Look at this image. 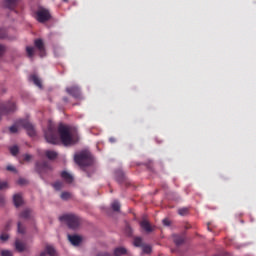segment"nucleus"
<instances>
[{"label": "nucleus", "instance_id": "obj_1", "mask_svg": "<svg viewBox=\"0 0 256 256\" xmlns=\"http://www.w3.org/2000/svg\"><path fill=\"white\" fill-rule=\"evenodd\" d=\"M45 141L51 145H57L61 142L64 146H70L77 143V139L69 133V127L64 125H59V128L53 126V124H48V129L45 130Z\"/></svg>", "mask_w": 256, "mask_h": 256}, {"label": "nucleus", "instance_id": "obj_2", "mask_svg": "<svg viewBox=\"0 0 256 256\" xmlns=\"http://www.w3.org/2000/svg\"><path fill=\"white\" fill-rule=\"evenodd\" d=\"M75 163L78 164L80 168L91 166V164L93 163L91 153L83 151L78 154H75Z\"/></svg>", "mask_w": 256, "mask_h": 256}, {"label": "nucleus", "instance_id": "obj_3", "mask_svg": "<svg viewBox=\"0 0 256 256\" xmlns=\"http://www.w3.org/2000/svg\"><path fill=\"white\" fill-rule=\"evenodd\" d=\"M59 221L67 223L69 229L75 230L80 226V217L74 214H64L59 217Z\"/></svg>", "mask_w": 256, "mask_h": 256}, {"label": "nucleus", "instance_id": "obj_4", "mask_svg": "<svg viewBox=\"0 0 256 256\" xmlns=\"http://www.w3.org/2000/svg\"><path fill=\"white\" fill-rule=\"evenodd\" d=\"M34 20L40 24L50 21V11L48 8L42 6L37 7V10L34 11Z\"/></svg>", "mask_w": 256, "mask_h": 256}, {"label": "nucleus", "instance_id": "obj_5", "mask_svg": "<svg viewBox=\"0 0 256 256\" xmlns=\"http://www.w3.org/2000/svg\"><path fill=\"white\" fill-rule=\"evenodd\" d=\"M15 111V104L13 102L2 103L0 102V120L2 116L13 113Z\"/></svg>", "mask_w": 256, "mask_h": 256}, {"label": "nucleus", "instance_id": "obj_6", "mask_svg": "<svg viewBox=\"0 0 256 256\" xmlns=\"http://www.w3.org/2000/svg\"><path fill=\"white\" fill-rule=\"evenodd\" d=\"M34 171H37V174L42 175L43 173L50 171V165L46 161L37 162L34 164Z\"/></svg>", "mask_w": 256, "mask_h": 256}, {"label": "nucleus", "instance_id": "obj_7", "mask_svg": "<svg viewBox=\"0 0 256 256\" xmlns=\"http://www.w3.org/2000/svg\"><path fill=\"white\" fill-rule=\"evenodd\" d=\"M18 125L21 127H24V130H26V134H28L30 137L34 136V126L29 123V121L26 120H20L18 121Z\"/></svg>", "mask_w": 256, "mask_h": 256}, {"label": "nucleus", "instance_id": "obj_8", "mask_svg": "<svg viewBox=\"0 0 256 256\" xmlns=\"http://www.w3.org/2000/svg\"><path fill=\"white\" fill-rule=\"evenodd\" d=\"M67 94L72 98L80 99V88L77 86L67 87Z\"/></svg>", "mask_w": 256, "mask_h": 256}, {"label": "nucleus", "instance_id": "obj_9", "mask_svg": "<svg viewBox=\"0 0 256 256\" xmlns=\"http://www.w3.org/2000/svg\"><path fill=\"white\" fill-rule=\"evenodd\" d=\"M34 48H36L37 51L40 52V57H45V45H43L42 40H34Z\"/></svg>", "mask_w": 256, "mask_h": 256}, {"label": "nucleus", "instance_id": "obj_10", "mask_svg": "<svg viewBox=\"0 0 256 256\" xmlns=\"http://www.w3.org/2000/svg\"><path fill=\"white\" fill-rule=\"evenodd\" d=\"M67 239L72 246H79L80 242H83V238H80V236L77 235H67Z\"/></svg>", "mask_w": 256, "mask_h": 256}, {"label": "nucleus", "instance_id": "obj_11", "mask_svg": "<svg viewBox=\"0 0 256 256\" xmlns=\"http://www.w3.org/2000/svg\"><path fill=\"white\" fill-rule=\"evenodd\" d=\"M40 256H56V249L53 246H45V250L40 253Z\"/></svg>", "mask_w": 256, "mask_h": 256}, {"label": "nucleus", "instance_id": "obj_12", "mask_svg": "<svg viewBox=\"0 0 256 256\" xmlns=\"http://www.w3.org/2000/svg\"><path fill=\"white\" fill-rule=\"evenodd\" d=\"M139 227H142V230H145L146 233L152 232V226L150 225V222H147V220L139 222Z\"/></svg>", "mask_w": 256, "mask_h": 256}, {"label": "nucleus", "instance_id": "obj_13", "mask_svg": "<svg viewBox=\"0 0 256 256\" xmlns=\"http://www.w3.org/2000/svg\"><path fill=\"white\" fill-rule=\"evenodd\" d=\"M29 81L32 82L34 86H37V88H42L41 81H39V78L37 77V75H30Z\"/></svg>", "mask_w": 256, "mask_h": 256}, {"label": "nucleus", "instance_id": "obj_14", "mask_svg": "<svg viewBox=\"0 0 256 256\" xmlns=\"http://www.w3.org/2000/svg\"><path fill=\"white\" fill-rule=\"evenodd\" d=\"M61 179H64L67 184H72L73 181L72 175H69L66 171L61 172Z\"/></svg>", "mask_w": 256, "mask_h": 256}, {"label": "nucleus", "instance_id": "obj_15", "mask_svg": "<svg viewBox=\"0 0 256 256\" xmlns=\"http://www.w3.org/2000/svg\"><path fill=\"white\" fill-rule=\"evenodd\" d=\"M31 217V210L26 208L24 211L21 212V214H18V218L27 220Z\"/></svg>", "mask_w": 256, "mask_h": 256}, {"label": "nucleus", "instance_id": "obj_16", "mask_svg": "<svg viewBox=\"0 0 256 256\" xmlns=\"http://www.w3.org/2000/svg\"><path fill=\"white\" fill-rule=\"evenodd\" d=\"M17 4L18 0H5V7L10 10H13Z\"/></svg>", "mask_w": 256, "mask_h": 256}, {"label": "nucleus", "instance_id": "obj_17", "mask_svg": "<svg viewBox=\"0 0 256 256\" xmlns=\"http://www.w3.org/2000/svg\"><path fill=\"white\" fill-rule=\"evenodd\" d=\"M57 156L58 154L55 151H45V158H48V160H55Z\"/></svg>", "mask_w": 256, "mask_h": 256}, {"label": "nucleus", "instance_id": "obj_18", "mask_svg": "<svg viewBox=\"0 0 256 256\" xmlns=\"http://www.w3.org/2000/svg\"><path fill=\"white\" fill-rule=\"evenodd\" d=\"M22 203V198L20 194L13 195V205L20 207Z\"/></svg>", "mask_w": 256, "mask_h": 256}, {"label": "nucleus", "instance_id": "obj_19", "mask_svg": "<svg viewBox=\"0 0 256 256\" xmlns=\"http://www.w3.org/2000/svg\"><path fill=\"white\" fill-rule=\"evenodd\" d=\"M182 243H185V237L174 235V245L180 246Z\"/></svg>", "mask_w": 256, "mask_h": 256}, {"label": "nucleus", "instance_id": "obj_20", "mask_svg": "<svg viewBox=\"0 0 256 256\" xmlns=\"http://www.w3.org/2000/svg\"><path fill=\"white\" fill-rule=\"evenodd\" d=\"M23 250H25V245H23L21 241L16 240V251H18V253H21L23 252Z\"/></svg>", "mask_w": 256, "mask_h": 256}, {"label": "nucleus", "instance_id": "obj_21", "mask_svg": "<svg viewBox=\"0 0 256 256\" xmlns=\"http://www.w3.org/2000/svg\"><path fill=\"white\" fill-rule=\"evenodd\" d=\"M114 255L115 256L125 255V248H123V247L115 248Z\"/></svg>", "mask_w": 256, "mask_h": 256}, {"label": "nucleus", "instance_id": "obj_22", "mask_svg": "<svg viewBox=\"0 0 256 256\" xmlns=\"http://www.w3.org/2000/svg\"><path fill=\"white\" fill-rule=\"evenodd\" d=\"M111 208H112V211H115V212L120 211V203L117 201H112Z\"/></svg>", "mask_w": 256, "mask_h": 256}, {"label": "nucleus", "instance_id": "obj_23", "mask_svg": "<svg viewBox=\"0 0 256 256\" xmlns=\"http://www.w3.org/2000/svg\"><path fill=\"white\" fill-rule=\"evenodd\" d=\"M26 56L29 58L34 56V47H26Z\"/></svg>", "mask_w": 256, "mask_h": 256}, {"label": "nucleus", "instance_id": "obj_24", "mask_svg": "<svg viewBox=\"0 0 256 256\" xmlns=\"http://www.w3.org/2000/svg\"><path fill=\"white\" fill-rule=\"evenodd\" d=\"M134 247H144V245H142V238H134Z\"/></svg>", "mask_w": 256, "mask_h": 256}, {"label": "nucleus", "instance_id": "obj_25", "mask_svg": "<svg viewBox=\"0 0 256 256\" xmlns=\"http://www.w3.org/2000/svg\"><path fill=\"white\" fill-rule=\"evenodd\" d=\"M139 247H142V253H145V254H150L152 251L149 245L139 246Z\"/></svg>", "mask_w": 256, "mask_h": 256}, {"label": "nucleus", "instance_id": "obj_26", "mask_svg": "<svg viewBox=\"0 0 256 256\" xmlns=\"http://www.w3.org/2000/svg\"><path fill=\"white\" fill-rule=\"evenodd\" d=\"M115 177L118 178V182H122L123 181V172H120V170L115 172Z\"/></svg>", "mask_w": 256, "mask_h": 256}, {"label": "nucleus", "instance_id": "obj_27", "mask_svg": "<svg viewBox=\"0 0 256 256\" xmlns=\"http://www.w3.org/2000/svg\"><path fill=\"white\" fill-rule=\"evenodd\" d=\"M10 155H18V146L10 147Z\"/></svg>", "mask_w": 256, "mask_h": 256}, {"label": "nucleus", "instance_id": "obj_28", "mask_svg": "<svg viewBox=\"0 0 256 256\" xmlns=\"http://www.w3.org/2000/svg\"><path fill=\"white\" fill-rule=\"evenodd\" d=\"M69 198H70L69 192H61V200L66 201V200H69Z\"/></svg>", "mask_w": 256, "mask_h": 256}, {"label": "nucleus", "instance_id": "obj_29", "mask_svg": "<svg viewBox=\"0 0 256 256\" xmlns=\"http://www.w3.org/2000/svg\"><path fill=\"white\" fill-rule=\"evenodd\" d=\"M177 214L180 216H185L187 215V208H180L177 210Z\"/></svg>", "mask_w": 256, "mask_h": 256}, {"label": "nucleus", "instance_id": "obj_30", "mask_svg": "<svg viewBox=\"0 0 256 256\" xmlns=\"http://www.w3.org/2000/svg\"><path fill=\"white\" fill-rule=\"evenodd\" d=\"M62 187L61 182H55L53 183V189H55L56 191H60Z\"/></svg>", "mask_w": 256, "mask_h": 256}, {"label": "nucleus", "instance_id": "obj_31", "mask_svg": "<svg viewBox=\"0 0 256 256\" xmlns=\"http://www.w3.org/2000/svg\"><path fill=\"white\" fill-rule=\"evenodd\" d=\"M9 131H10V134H15L18 132V127L15 125L10 126Z\"/></svg>", "mask_w": 256, "mask_h": 256}, {"label": "nucleus", "instance_id": "obj_32", "mask_svg": "<svg viewBox=\"0 0 256 256\" xmlns=\"http://www.w3.org/2000/svg\"><path fill=\"white\" fill-rule=\"evenodd\" d=\"M25 233V230H23V226L21 225V222H18V234Z\"/></svg>", "mask_w": 256, "mask_h": 256}, {"label": "nucleus", "instance_id": "obj_33", "mask_svg": "<svg viewBox=\"0 0 256 256\" xmlns=\"http://www.w3.org/2000/svg\"><path fill=\"white\" fill-rule=\"evenodd\" d=\"M1 255L2 256H13V253H11L8 250H2Z\"/></svg>", "mask_w": 256, "mask_h": 256}, {"label": "nucleus", "instance_id": "obj_34", "mask_svg": "<svg viewBox=\"0 0 256 256\" xmlns=\"http://www.w3.org/2000/svg\"><path fill=\"white\" fill-rule=\"evenodd\" d=\"M7 188V182L0 181V190H5Z\"/></svg>", "mask_w": 256, "mask_h": 256}, {"label": "nucleus", "instance_id": "obj_35", "mask_svg": "<svg viewBox=\"0 0 256 256\" xmlns=\"http://www.w3.org/2000/svg\"><path fill=\"white\" fill-rule=\"evenodd\" d=\"M18 185H26V179H23V178L18 179Z\"/></svg>", "mask_w": 256, "mask_h": 256}, {"label": "nucleus", "instance_id": "obj_36", "mask_svg": "<svg viewBox=\"0 0 256 256\" xmlns=\"http://www.w3.org/2000/svg\"><path fill=\"white\" fill-rule=\"evenodd\" d=\"M31 160V155L29 154H24V161L29 162Z\"/></svg>", "mask_w": 256, "mask_h": 256}, {"label": "nucleus", "instance_id": "obj_37", "mask_svg": "<svg viewBox=\"0 0 256 256\" xmlns=\"http://www.w3.org/2000/svg\"><path fill=\"white\" fill-rule=\"evenodd\" d=\"M162 223H164V226L169 227L171 225V222L169 221V219H164V221H162Z\"/></svg>", "mask_w": 256, "mask_h": 256}, {"label": "nucleus", "instance_id": "obj_38", "mask_svg": "<svg viewBox=\"0 0 256 256\" xmlns=\"http://www.w3.org/2000/svg\"><path fill=\"white\" fill-rule=\"evenodd\" d=\"M0 39H5V30L0 29Z\"/></svg>", "mask_w": 256, "mask_h": 256}, {"label": "nucleus", "instance_id": "obj_39", "mask_svg": "<svg viewBox=\"0 0 256 256\" xmlns=\"http://www.w3.org/2000/svg\"><path fill=\"white\" fill-rule=\"evenodd\" d=\"M0 240L1 241H7V234L0 235Z\"/></svg>", "mask_w": 256, "mask_h": 256}, {"label": "nucleus", "instance_id": "obj_40", "mask_svg": "<svg viewBox=\"0 0 256 256\" xmlns=\"http://www.w3.org/2000/svg\"><path fill=\"white\" fill-rule=\"evenodd\" d=\"M3 52H5V47L0 45V57L2 56Z\"/></svg>", "mask_w": 256, "mask_h": 256}, {"label": "nucleus", "instance_id": "obj_41", "mask_svg": "<svg viewBox=\"0 0 256 256\" xmlns=\"http://www.w3.org/2000/svg\"><path fill=\"white\" fill-rule=\"evenodd\" d=\"M6 170H8L10 172H15V168L13 166H8V168H6Z\"/></svg>", "mask_w": 256, "mask_h": 256}, {"label": "nucleus", "instance_id": "obj_42", "mask_svg": "<svg viewBox=\"0 0 256 256\" xmlns=\"http://www.w3.org/2000/svg\"><path fill=\"white\" fill-rule=\"evenodd\" d=\"M5 203V197H2V195H0V204Z\"/></svg>", "mask_w": 256, "mask_h": 256}, {"label": "nucleus", "instance_id": "obj_43", "mask_svg": "<svg viewBox=\"0 0 256 256\" xmlns=\"http://www.w3.org/2000/svg\"><path fill=\"white\" fill-rule=\"evenodd\" d=\"M96 256H111V255H109V254H107V253H99V254L96 255Z\"/></svg>", "mask_w": 256, "mask_h": 256}, {"label": "nucleus", "instance_id": "obj_44", "mask_svg": "<svg viewBox=\"0 0 256 256\" xmlns=\"http://www.w3.org/2000/svg\"><path fill=\"white\" fill-rule=\"evenodd\" d=\"M126 230H127V231H131V228L128 227V226H126Z\"/></svg>", "mask_w": 256, "mask_h": 256}, {"label": "nucleus", "instance_id": "obj_45", "mask_svg": "<svg viewBox=\"0 0 256 256\" xmlns=\"http://www.w3.org/2000/svg\"><path fill=\"white\" fill-rule=\"evenodd\" d=\"M63 100H64L65 103H66V101H68V100H66V97H64Z\"/></svg>", "mask_w": 256, "mask_h": 256}, {"label": "nucleus", "instance_id": "obj_46", "mask_svg": "<svg viewBox=\"0 0 256 256\" xmlns=\"http://www.w3.org/2000/svg\"><path fill=\"white\" fill-rule=\"evenodd\" d=\"M87 177H91V175H90V174H88V175H87Z\"/></svg>", "mask_w": 256, "mask_h": 256}, {"label": "nucleus", "instance_id": "obj_47", "mask_svg": "<svg viewBox=\"0 0 256 256\" xmlns=\"http://www.w3.org/2000/svg\"><path fill=\"white\" fill-rule=\"evenodd\" d=\"M64 2H66V0H63Z\"/></svg>", "mask_w": 256, "mask_h": 256}]
</instances>
